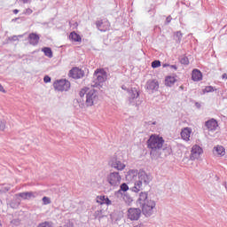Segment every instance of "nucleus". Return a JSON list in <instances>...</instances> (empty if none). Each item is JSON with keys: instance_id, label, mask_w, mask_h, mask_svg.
I'll use <instances>...</instances> for the list:
<instances>
[{"instance_id": "obj_1", "label": "nucleus", "mask_w": 227, "mask_h": 227, "mask_svg": "<svg viewBox=\"0 0 227 227\" xmlns=\"http://www.w3.org/2000/svg\"><path fill=\"white\" fill-rule=\"evenodd\" d=\"M164 137L152 134L148 140L146 141L147 148L150 150V155L152 159H159L160 157V150H162L164 146Z\"/></svg>"}, {"instance_id": "obj_2", "label": "nucleus", "mask_w": 227, "mask_h": 227, "mask_svg": "<svg viewBox=\"0 0 227 227\" xmlns=\"http://www.w3.org/2000/svg\"><path fill=\"white\" fill-rule=\"evenodd\" d=\"M137 203L142 208V213L145 217H150L153 215V208H155V201L148 198V192H142L139 194Z\"/></svg>"}, {"instance_id": "obj_3", "label": "nucleus", "mask_w": 227, "mask_h": 227, "mask_svg": "<svg viewBox=\"0 0 227 227\" xmlns=\"http://www.w3.org/2000/svg\"><path fill=\"white\" fill-rule=\"evenodd\" d=\"M152 180H153L152 175L145 172V170H139L138 180L135 182L133 187L129 188V191H132V192H139V191H143V184L144 185H149Z\"/></svg>"}, {"instance_id": "obj_4", "label": "nucleus", "mask_w": 227, "mask_h": 227, "mask_svg": "<svg viewBox=\"0 0 227 227\" xmlns=\"http://www.w3.org/2000/svg\"><path fill=\"white\" fill-rule=\"evenodd\" d=\"M92 88H102V84L107 81V73L104 69H97L93 74Z\"/></svg>"}, {"instance_id": "obj_5", "label": "nucleus", "mask_w": 227, "mask_h": 227, "mask_svg": "<svg viewBox=\"0 0 227 227\" xmlns=\"http://www.w3.org/2000/svg\"><path fill=\"white\" fill-rule=\"evenodd\" d=\"M98 102V93L95 90H90L86 94V101L85 105L87 107H91L92 106H95Z\"/></svg>"}, {"instance_id": "obj_6", "label": "nucleus", "mask_w": 227, "mask_h": 227, "mask_svg": "<svg viewBox=\"0 0 227 227\" xmlns=\"http://www.w3.org/2000/svg\"><path fill=\"white\" fill-rule=\"evenodd\" d=\"M53 88L57 91H68L70 90V82L67 79L57 80L53 83Z\"/></svg>"}, {"instance_id": "obj_7", "label": "nucleus", "mask_w": 227, "mask_h": 227, "mask_svg": "<svg viewBox=\"0 0 227 227\" xmlns=\"http://www.w3.org/2000/svg\"><path fill=\"white\" fill-rule=\"evenodd\" d=\"M137 178H139V171H137V169H130L126 174V181L129 182V184H134V185H136Z\"/></svg>"}, {"instance_id": "obj_8", "label": "nucleus", "mask_w": 227, "mask_h": 227, "mask_svg": "<svg viewBox=\"0 0 227 227\" xmlns=\"http://www.w3.org/2000/svg\"><path fill=\"white\" fill-rule=\"evenodd\" d=\"M128 217L130 221H137L141 217V209L136 207H130L128 210Z\"/></svg>"}, {"instance_id": "obj_9", "label": "nucleus", "mask_w": 227, "mask_h": 227, "mask_svg": "<svg viewBox=\"0 0 227 227\" xmlns=\"http://www.w3.org/2000/svg\"><path fill=\"white\" fill-rule=\"evenodd\" d=\"M203 153V149L198 145H195L192 147L190 159L191 160H196V159H200V155Z\"/></svg>"}, {"instance_id": "obj_10", "label": "nucleus", "mask_w": 227, "mask_h": 227, "mask_svg": "<svg viewBox=\"0 0 227 227\" xmlns=\"http://www.w3.org/2000/svg\"><path fill=\"white\" fill-rule=\"evenodd\" d=\"M69 77H72V79H82L84 77V71L79 67H73L69 71Z\"/></svg>"}, {"instance_id": "obj_11", "label": "nucleus", "mask_w": 227, "mask_h": 227, "mask_svg": "<svg viewBox=\"0 0 227 227\" xmlns=\"http://www.w3.org/2000/svg\"><path fill=\"white\" fill-rule=\"evenodd\" d=\"M96 26L99 31L106 32L111 27V24L107 20H102L96 22Z\"/></svg>"}, {"instance_id": "obj_12", "label": "nucleus", "mask_w": 227, "mask_h": 227, "mask_svg": "<svg viewBox=\"0 0 227 227\" xmlns=\"http://www.w3.org/2000/svg\"><path fill=\"white\" fill-rule=\"evenodd\" d=\"M20 198L22 200H35V198H38V192H25L18 194Z\"/></svg>"}, {"instance_id": "obj_13", "label": "nucleus", "mask_w": 227, "mask_h": 227, "mask_svg": "<svg viewBox=\"0 0 227 227\" xmlns=\"http://www.w3.org/2000/svg\"><path fill=\"white\" fill-rule=\"evenodd\" d=\"M139 98V90L137 88H131L129 90V104H134V100Z\"/></svg>"}, {"instance_id": "obj_14", "label": "nucleus", "mask_w": 227, "mask_h": 227, "mask_svg": "<svg viewBox=\"0 0 227 227\" xmlns=\"http://www.w3.org/2000/svg\"><path fill=\"white\" fill-rule=\"evenodd\" d=\"M145 89L149 91H157L159 90V82L156 80H149L146 82Z\"/></svg>"}, {"instance_id": "obj_15", "label": "nucleus", "mask_w": 227, "mask_h": 227, "mask_svg": "<svg viewBox=\"0 0 227 227\" xmlns=\"http://www.w3.org/2000/svg\"><path fill=\"white\" fill-rule=\"evenodd\" d=\"M205 127L209 131L217 130V127H219V124H217V121L215 119L208 120L205 122Z\"/></svg>"}, {"instance_id": "obj_16", "label": "nucleus", "mask_w": 227, "mask_h": 227, "mask_svg": "<svg viewBox=\"0 0 227 227\" xmlns=\"http://www.w3.org/2000/svg\"><path fill=\"white\" fill-rule=\"evenodd\" d=\"M28 42L30 45H38V42H40V35L35 33L29 34Z\"/></svg>"}, {"instance_id": "obj_17", "label": "nucleus", "mask_w": 227, "mask_h": 227, "mask_svg": "<svg viewBox=\"0 0 227 227\" xmlns=\"http://www.w3.org/2000/svg\"><path fill=\"white\" fill-rule=\"evenodd\" d=\"M192 79L195 82L201 81L203 79V74H201L200 69H193L192 73Z\"/></svg>"}, {"instance_id": "obj_18", "label": "nucleus", "mask_w": 227, "mask_h": 227, "mask_svg": "<svg viewBox=\"0 0 227 227\" xmlns=\"http://www.w3.org/2000/svg\"><path fill=\"white\" fill-rule=\"evenodd\" d=\"M97 203L99 205H111V200L106 196L101 195L96 198Z\"/></svg>"}, {"instance_id": "obj_19", "label": "nucleus", "mask_w": 227, "mask_h": 227, "mask_svg": "<svg viewBox=\"0 0 227 227\" xmlns=\"http://www.w3.org/2000/svg\"><path fill=\"white\" fill-rule=\"evenodd\" d=\"M192 132V130L190 128H184L181 131L182 139H184V141H189V137H191V133Z\"/></svg>"}, {"instance_id": "obj_20", "label": "nucleus", "mask_w": 227, "mask_h": 227, "mask_svg": "<svg viewBox=\"0 0 227 227\" xmlns=\"http://www.w3.org/2000/svg\"><path fill=\"white\" fill-rule=\"evenodd\" d=\"M127 191H129V185L126 183H123L120 185V189L115 192V195L117 194V196L119 194H121V196H123V192H127Z\"/></svg>"}, {"instance_id": "obj_21", "label": "nucleus", "mask_w": 227, "mask_h": 227, "mask_svg": "<svg viewBox=\"0 0 227 227\" xmlns=\"http://www.w3.org/2000/svg\"><path fill=\"white\" fill-rule=\"evenodd\" d=\"M69 40H72V42H82V38H81L79 34L71 32L69 35Z\"/></svg>"}, {"instance_id": "obj_22", "label": "nucleus", "mask_w": 227, "mask_h": 227, "mask_svg": "<svg viewBox=\"0 0 227 227\" xmlns=\"http://www.w3.org/2000/svg\"><path fill=\"white\" fill-rule=\"evenodd\" d=\"M175 82H176V78H175L174 76H167L165 79V84L169 88H171V86H173Z\"/></svg>"}, {"instance_id": "obj_23", "label": "nucleus", "mask_w": 227, "mask_h": 227, "mask_svg": "<svg viewBox=\"0 0 227 227\" xmlns=\"http://www.w3.org/2000/svg\"><path fill=\"white\" fill-rule=\"evenodd\" d=\"M182 38H184L182 31H176L174 33V40L176 41V43H180V42H182Z\"/></svg>"}, {"instance_id": "obj_24", "label": "nucleus", "mask_w": 227, "mask_h": 227, "mask_svg": "<svg viewBox=\"0 0 227 227\" xmlns=\"http://www.w3.org/2000/svg\"><path fill=\"white\" fill-rule=\"evenodd\" d=\"M42 52L44 53V56H46V58H53L52 49H51L50 47L43 48Z\"/></svg>"}, {"instance_id": "obj_25", "label": "nucleus", "mask_w": 227, "mask_h": 227, "mask_svg": "<svg viewBox=\"0 0 227 227\" xmlns=\"http://www.w3.org/2000/svg\"><path fill=\"white\" fill-rule=\"evenodd\" d=\"M214 151L216 152L217 155H221L222 157L224 156V153H226L224 147L222 145L214 147Z\"/></svg>"}, {"instance_id": "obj_26", "label": "nucleus", "mask_w": 227, "mask_h": 227, "mask_svg": "<svg viewBox=\"0 0 227 227\" xmlns=\"http://www.w3.org/2000/svg\"><path fill=\"white\" fill-rule=\"evenodd\" d=\"M114 169H117L118 171H123V169H125L124 163L118 160H115Z\"/></svg>"}, {"instance_id": "obj_27", "label": "nucleus", "mask_w": 227, "mask_h": 227, "mask_svg": "<svg viewBox=\"0 0 227 227\" xmlns=\"http://www.w3.org/2000/svg\"><path fill=\"white\" fill-rule=\"evenodd\" d=\"M122 200H123V201H125V203H127V205H130V203H132V201H134L132 197H130V195H129V194L122 195Z\"/></svg>"}, {"instance_id": "obj_28", "label": "nucleus", "mask_w": 227, "mask_h": 227, "mask_svg": "<svg viewBox=\"0 0 227 227\" xmlns=\"http://www.w3.org/2000/svg\"><path fill=\"white\" fill-rule=\"evenodd\" d=\"M107 182L110 184V185H114V172H111L107 176Z\"/></svg>"}, {"instance_id": "obj_29", "label": "nucleus", "mask_w": 227, "mask_h": 227, "mask_svg": "<svg viewBox=\"0 0 227 227\" xmlns=\"http://www.w3.org/2000/svg\"><path fill=\"white\" fill-rule=\"evenodd\" d=\"M37 227H52V223L51 222H43L37 225Z\"/></svg>"}, {"instance_id": "obj_30", "label": "nucleus", "mask_w": 227, "mask_h": 227, "mask_svg": "<svg viewBox=\"0 0 227 227\" xmlns=\"http://www.w3.org/2000/svg\"><path fill=\"white\" fill-rule=\"evenodd\" d=\"M181 65H189V58L184 56L180 59Z\"/></svg>"}, {"instance_id": "obj_31", "label": "nucleus", "mask_w": 227, "mask_h": 227, "mask_svg": "<svg viewBox=\"0 0 227 227\" xmlns=\"http://www.w3.org/2000/svg\"><path fill=\"white\" fill-rule=\"evenodd\" d=\"M153 68H159L160 67V60H153L151 64Z\"/></svg>"}, {"instance_id": "obj_32", "label": "nucleus", "mask_w": 227, "mask_h": 227, "mask_svg": "<svg viewBox=\"0 0 227 227\" xmlns=\"http://www.w3.org/2000/svg\"><path fill=\"white\" fill-rule=\"evenodd\" d=\"M22 35H12L11 37H9V40H11L12 42H17L19 41V38H22Z\"/></svg>"}, {"instance_id": "obj_33", "label": "nucleus", "mask_w": 227, "mask_h": 227, "mask_svg": "<svg viewBox=\"0 0 227 227\" xmlns=\"http://www.w3.org/2000/svg\"><path fill=\"white\" fill-rule=\"evenodd\" d=\"M203 91L204 93H212V91H215V90L212 86H207Z\"/></svg>"}, {"instance_id": "obj_34", "label": "nucleus", "mask_w": 227, "mask_h": 227, "mask_svg": "<svg viewBox=\"0 0 227 227\" xmlns=\"http://www.w3.org/2000/svg\"><path fill=\"white\" fill-rule=\"evenodd\" d=\"M114 178L117 180V183L120 184L121 182V176H120V172H114Z\"/></svg>"}, {"instance_id": "obj_35", "label": "nucleus", "mask_w": 227, "mask_h": 227, "mask_svg": "<svg viewBox=\"0 0 227 227\" xmlns=\"http://www.w3.org/2000/svg\"><path fill=\"white\" fill-rule=\"evenodd\" d=\"M43 205H51V198L43 197Z\"/></svg>"}, {"instance_id": "obj_36", "label": "nucleus", "mask_w": 227, "mask_h": 227, "mask_svg": "<svg viewBox=\"0 0 227 227\" xmlns=\"http://www.w3.org/2000/svg\"><path fill=\"white\" fill-rule=\"evenodd\" d=\"M31 13H33V10L30 8H27L23 12V15H31Z\"/></svg>"}, {"instance_id": "obj_37", "label": "nucleus", "mask_w": 227, "mask_h": 227, "mask_svg": "<svg viewBox=\"0 0 227 227\" xmlns=\"http://www.w3.org/2000/svg\"><path fill=\"white\" fill-rule=\"evenodd\" d=\"M94 215L95 217H98L100 219V217H102V210H97L95 213H94Z\"/></svg>"}, {"instance_id": "obj_38", "label": "nucleus", "mask_w": 227, "mask_h": 227, "mask_svg": "<svg viewBox=\"0 0 227 227\" xmlns=\"http://www.w3.org/2000/svg\"><path fill=\"white\" fill-rule=\"evenodd\" d=\"M6 129V123L4 121H0V130Z\"/></svg>"}, {"instance_id": "obj_39", "label": "nucleus", "mask_w": 227, "mask_h": 227, "mask_svg": "<svg viewBox=\"0 0 227 227\" xmlns=\"http://www.w3.org/2000/svg\"><path fill=\"white\" fill-rule=\"evenodd\" d=\"M51 76L45 75V76L43 77V82H45L46 84H47L48 82H51Z\"/></svg>"}, {"instance_id": "obj_40", "label": "nucleus", "mask_w": 227, "mask_h": 227, "mask_svg": "<svg viewBox=\"0 0 227 227\" xmlns=\"http://www.w3.org/2000/svg\"><path fill=\"white\" fill-rule=\"evenodd\" d=\"M173 20V18H171V15L168 16L165 21V24L168 25Z\"/></svg>"}, {"instance_id": "obj_41", "label": "nucleus", "mask_w": 227, "mask_h": 227, "mask_svg": "<svg viewBox=\"0 0 227 227\" xmlns=\"http://www.w3.org/2000/svg\"><path fill=\"white\" fill-rule=\"evenodd\" d=\"M69 26H70V27H77L78 24H77V22L72 23V21H70Z\"/></svg>"}, {"instance_id": "obj_42", "label": "nucleus", "mask_w": 227, "mask_h": 227, "mask_svg": "<svg viewBox=\"0 0 227 227\" xmlns=\"http://www.w3.org/2000/svg\"><path fill=\"white\" fill-rule=\"evenodd\" d=\"M0 91L2 93H6V90H4V87H3V85L0 83Z\"/></svg>"}, {"instance_id": "obj_43", "label": "nucleus", "mask_w": 227, "mask_h": 227, "mask_svg": "<svg viewBox=\"0 0 227 227\" xmlns=\"http://www.w3.org/2000/svg\"><path fill=\"white\" fill-rule=\"evenodd\" d=\"M19 3H23V4H26L29 3V0H17Z\"/></svg>"}, {"instance_id": "obj_44", "label": "nucleus", "mask_w": 227, "mask_h": 227, "mask_svg": "<svg viewBox=\"0 0 227 227\" xmlns=\"http://www.w3.org/2000/svg\"><path fill=\"white\" fill-rule=\"evenodd\" d=\"M84 93H86V91H85L84 90H82L80 91V97H81V98L84 97Z\"/></svg>"}, {"instance_id": "obj_45", "label": "nucleus", "mask_w": 227, "mask_h": 227, "mask_svg": "<svg viewBox=\"0 0 227 227\" xmlns=\"http://www.w3.org/2000/svg\"><path fill=\"white\" fill-rule=\"evenodd\" d=\"M169 67H170V68H173L174 70H178V67H176V65H171Z\"/></svg>"}, {"instance_id": "obj_46", "label": "nucleus", "mask_w": 227, "mask_h": 227, "mask_svg": "<svg viewBox=\"0 0 227 227\" xmlns=\"http://www.w3.org/2000/svg\"><path fill=\"white\" fill-rule=\"evenodd\" d=\"M12 12L15 15H17V13H19V9H14Z\"/></svg>"}, {"instance_id": "obj_47", "label": "nucleus", "mask_w": 227, "mask_h": 227, "mask_svg": "<svg viewBox=\"0 0 227 227\" xmlns=\"http://www.w3.org/2000/svg\"><path fill=\"white\" fill-rule=\"evenodd\" d=\"M222 78H223V79H227V74H223L222 75Z\"/></svg>"}, {"instance_id": "obj_48", "label": "nucleus", "mask_w": 227, "mask_h": 227, "mask_svg": "<svg viewBox=\"0 0 227 227\" xmlns=\"http://www.w3.org/2000/svg\"><path fill=\"white\" fill-rule=\"evenodd\" d=\"M169 64H163V68H166V67H169Z\"/></svg>"}, {"instance_id": "obj_49", "label": "nucleus", "mask_w": 227, "mask_h": 227, "mask_svg": "<svg viewBox=\"0 0 227 227\" xmlns=\"http://www.w3.org/2000/svg\"><path fill=\"white\" fill-rule=\"evenodd\" d=\"M195 106H197V107H201V106L200 105V103H195Z\"/></svg>"}, {"instance_id": "obj_50", "label": "nucleus", "mask_w": 227, "mask_h": 227, "mask_svg": "<svg viewBox=\"0 0 227 227\" xmlns=\"http://www.w3.org/2000/svg\"><path fill=\"white\" fill-rule=\"evenodd\" d=\"M121 89L122 90H127V87L125 85H122Z\"/></svg>"}, {"instance_id": "obj_51", "label": "nucleus", "mask_w": 227, "mask_h": 227, "mask_svg": "<svg viewBox=\"0 0 227 227\" xmlns=\"http://www.w3.org/2000/svg\"><path fill=\"white\" fill-rule=\"evenodd\" d=\"M79 106L82 109L84 107V104L79 105Z\"/></svg>"}, {"instance_id": "obj_52", "label": "nucleus", "mask_w": 227, "mask_h": 227, "mask_svg": "<svg viewBox=\"0 0 227 227\" xmlns=\"http://www.w3.org/2000/svg\"><path fill=\"white\" fill-rule=\"evenodd\" d=\"M109 164H110V166H112V168H113V166H114L113 161H110Z\"/></svg>"}, {"instance_id": "obj_53", "label": "nucleus", "mask_w": 227, "mask_h": 227, "mask_svg": "<svg viewBox=\"0 0 227 227\" xmlns=\"http://www.w3.org/2000/svg\"><path fill=\"white\" fill-rule=\"evenodd\" d=\"M15 20H19V18L12 20V22H14Z\"/></svg>"}, {"instance_id": "obj_54", "label": "nucleus", "mask_w": 227, "mask_h": 227, "mask_svg": "<svg viewBox=\"0 0 227 227\" xmlns=\"http://www.w3.org/2000/svg\"><path fill=\"white\" fill-rule=\"evenodd\" d=\"M179 88H180V90H184V86H180Z\"/></svg>"}, {"instance_id": "obj_55", "label": "nucleus", "mask_w": 227, "mask_h": 227, "mask_svg": "<svg viewBox=\"0 0 227 227\" xmlns=\"http://www.w3.org/2000/svg\"><path fill=\"white\" fill-rule=\"evenodd\" d=\"M135 227H143V226H141V225H137V226H135Z\"/></svg>"}, {"instance_id": "obj_56", "label": "nucleus", "mask_w": 227, "mask_h": 227, "mask_svg": "<svg viewBox=\"0 0 227 227\" xmlns=\"http://www.w3.org/2000/svg\"><path fill=\"white\" fill-rule=\"evenodd\" d=\"M6 191H10V188H6Z\"/></svg>"}]
</instances>
